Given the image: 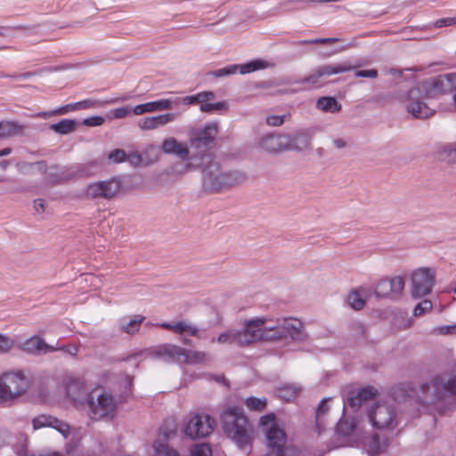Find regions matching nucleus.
<instances>
[{
	"instance_id": "nucleus-1",
	"label": "nucleus",
	"mask_w": 456,
	"mask_h": 456,
	"mask_svg": "<svg viewBox=\"0 0 456 456\" xmlns=\"http://www.w3.org/2000/svg\"><path fill=\"white\" fill-rule=\"evenodd\" d=\"M287 338L295 341H304L306 338L300 320L293 317L263 316L247 321L243 329H231L221 333L216 341L219 344L244 346L260 340L272 341Z\"/></svg>"
},
{
	"instance_id": "nucleus-2",
	"label": "nucleus",
	"mask_w": 456,
	"mask_h": 456,
	"mask_svg": "<svg viewBox=\"0 0 456 456\" xmlns=\"http://www.w3.org/2000/svg\"><path fill=\"white\" fill-rule=\"evenodd\" d=\"M193 166L202 169L204 189L210 192H220L246 180V175L240 171L223 172L219 164L213 161L211 153L203 154L197 163L179 164L180 168L172 173L183 174Z\"/></svg>"
},
{
	"instance_id": "nucleus-3",
	"label": "nucleus",
	"mask_w": 456,
	"mask_h": 456,
	"mask_svg": "<svg viewBox=\"0 0 456 456\" xmlns=\"http://www.w3.org/2000/svg\"><path fill=\"white\" fill-rule=\"evenodd\" d=\"M221 419L224 433L240 448L250 444L252 440L251 428L241 409L232 407L225 410L221 416Z\"/></svg>"
},
{
	"instance_id": "nucleus-4",
	"label": "nucleus",
	"mask_w": 456,
	"mask_h": 456,
	"mask_svg": "<svg viewBox=\"0 0 456 456\" xmlns=\"http://www.w3.org/2000/svg\"><path fill=\"white\" fill-rule=\"evenodd\" d=\"M435 97L436 95L431 94V88L426 87V80H424L407 91L402 102L407 112L413 118H428L434 114V110L428 105L426 101Z\"/></svg>"
},
{
	"instance_id": "nucleus-5",
	"label": "nucleus",
	"mask_w": 456,
	"mask_h": 456,
	"mask_svg": "<svg viewBox=\"0 0 456 456\" xmlns=\"http://www.w3.org/2000/svg\"><path fill=\"white\" fill-rule=\"evenodd\" d=\"M260 425L265 429L269 449L266 456H289L291 449L287 446V435L275 422L274 414L262 416Z\"/></svg>"
},
{
	"instance_id": "nucleus-6",
	"label": "nucleus",
	"mask_w": 456,
	"mask_h": 456,
	"mask_svg": "<svg viewBox=\"0 0 456 456\" xmlns=\"http://www.w3.org/2000/svg\"><path fill=\"white\" fill-rule=\"evenodd\" d=\"M150 355L167 362L200 363L207 359L202 351L185 350L172 344L160 345L150 351Z\"/></svg>"
},
{
	"instance_id": "nucleus-7",
	"label": "nucleus",
	"mask_w": 456,
	"mask_h": 456,
	"mask_svg": "<svg viewBox=\"0 0 456 456\" xmlns=\"http://www.w3.org/2000/svg\"><path fill=\"white\" fill-rule=\"evenodd\" d=\"M28 387V379L22 371L4 372L0 376V403L18 398Z\"/></svg>"
},
{
	"instance_id": "nucleus-8",
	"label": "nucleus",
	"mask_w": 456,
	"mask_h": 456,
	"mask_svg": "<svg viewBox=\"0 0 456 456\" xmlns=\"http://www.w3.org/2000/svg\"><path fill=\"white\" fill-rule=\"evenodd\" d=\"M89 416L94 420H100L106 417L113 416L117 403L111 394L92 392L87 400Z\"/></svg>"
},
{
	"instance_id": "nucleus-9",
	"label": "nucleus",
	"mask_w": 456,
	"mask_h": 456,
	"mask_svg": "<svg viewBox=\"0 0 456 456\" xmlns=\"http://www.w3.org/2000/svg\"><path fill=\"white\" fill-rule=\"evenodd\" d=\"M421 388L424 393L433 389V401L456 395V370L435 376L430 384H424Z\"/></svg>"
},
{
	"instance_id": "nucleus-10",
	"label": "nucleus",
	"mask_w": 456,
	"mask_h": 456,
	"mask_svg": "<svg viewBox=\"0 0 456 456\" xmlns=\"http://www.w3.org/2000/svg\"><path fill=\"white\" fill-rule=\"evenodd\" d=\"M371 425L378 429H394L398 424L395 409L386 403H379L368 411Z\"/></svg>"
},
{
	"instance_id": "nucleus-11",
	"label": "nucleus",
	"mask_w": 456,
	"mask_h": 456,
	"mask_svg": "<svg viewBox=\"0 0 456 456\" xmlns=\"http://www.w3.org/2000/svg\"><path fill=\"white\" fill-rule=\"evenodd\" d=\"M218 133V126L215 122L208 123L201 131L190 140L191 148L199 150V153L191 156V163L200 161L203 154L209 153L208 151L215 146L216 137Z\"/></svg>"
},
{
	"instance_id": "nucleus-12",
	"label": "nucleus",
	"mask_w": 456,
	"mask_h": 456,
	"mask_svg": "<svg viewBox=\"0 0 456 456\" xmlns=\"http://www.w3.org/2000/svg\"><path fill=\"white\" fill-rule=\"evenodd\" d=\"M121 189V182L117 178L90 183L84 191V196L87 200H110L114 198Z\"/></svg>"
},
{
	"instance_id": "nucleus-13",
	"label": "nucleus",
	"mask_w": 456,
	"mask_h": 456,
	"mask_svg": "<svg viewBox=\"0 0 456 456\" xmlns=\"http://www.w3.org/2000/svg\"><path fill=\"white\" fill-rule=\"evenodd\" d=\"M353 69H354V67L346 62L322 65L314 69L313 72L308 77L302 79L300 83L302 85H308V88L319 87L323 84L326 77Z\"/></svg>"
},
{
	"instance_id": "nucleus-14",
	"label": "nucleus",
	"mask_w": 456,
	"mask_h": 456,
	"mask_svg": "<svg viewBox=\"0 0 456 456\" xmlns=\"http://www.w3.org/2000/svg\"><path fill=\"white\" fill-rule=\"evenodd\" d=\"M435 282V273L428 267H420L411 273V296L422 297L431 293Z\"/></svg>"
},
{
	"instance_id": "nucleus-15",
	"label": "nucleus",
	"mask_w": 456,
	"mask_h": 456,
	"mask_svg": "<svg viewBox=\"0 0 456 456\" xmlns=\"http://www.w3.org/2000/svg\"><path fill=\"white\" fill-rule=\"evenodd\" d=\"M215 420L208 414H195L190 418L184 433L191 439L208 436L214 429Z\"/></svg>"
},
{
	"instance_id": "nucleus-16",
	"label": "nucleus",
	"mask_w": 456,
	"mask_h": 456,
	"mask_svg": "<svg viewBox=\"0 0 456 456\" xmlns=\"http://www.w3.org/2000/svg\"><path fill=\"white\" fill-rule=\"evenodd\" d=\"M266 68V63L261 60H254L244 64H232L213 70L210 74L216 77H224L237 72L248 74L258 69Z\"/></svg>"
},
{
	"instance_id": "nucleus-17",
	"label": "nucleus",
	"mask_w": 456,
	"mask_h": 456,
	"mask_svg": "<svg viewBox=\"0 0 456 456\" xmlns=\"http://www.w3.org/2000/svg\"><path fill=\"white\" fill-rule=\"evenodd\" d=\"M431 88V94L436 96L456 90V73L440 75L426 80V87Z\"/></svg>"
},
{
	"instance_id": "nucleus-18",
	"label": "nucleus",
	"mask_w": 456,
	"mask_h": 456,
	"mask_svg": "<svg viewBox=\"0 0 456 456\" xmlns=\"http://www.w3.org/2000/svg\"><path fill=\"white\" fill-rule=\"evenodd\" d=\"M178 115L175 112H166L157 116L144 117L137 121V126L142 131L159 129L174 122L178 118Z\"/></svg>"
},
{
	"instance_id": "nucleus-19",
	"label": "nucleus",
	"mask_w": 456,
	"mask_h": 456,
	"mask_svg": "<svg viewBox=\"0 0 456 456\" xmlns=\"http://www.w3.org/2000/svg\"><path fill=\"white\" fill-rule=\"evenodd\" d=\"M33 429H40L43 428H52L61 433L64 437H67L69 433V426L66 422L58 419L57 418L42 414L32 419Z\"/></svg>"
},
{
	"instance_id": "nucleus-20",
	"label": "nucleus",
	"mask_w": 456,
	"mask_h": 456,
	"mask_svg": "<svg viewBox=\"0 0 456 456\" xmlns=\"http://www.w3.org/2000/svg\"><path fill=\"white\" fill-rule=\"evenodd\" d=\"M20 348L22 351L32 354L55 352L58 349L53 346L46 344L45 341L38 336H32L31 338H28L20 346Z\"/></svg>"
},
{
	"instance_id": "nucleus-21",
	"label": "nucleus",
	"mask_w": 456,
	"mask_h": 456,
	"mask_svg": "<svg viewBox=\"0 0 456 456\" xmlns=\"http://www.w3.org/2000/svg\"><path fill=\"white\" fill-rule=\"evenodd\" d=\"M161 150L166 154H173L183 160L190 158V150L183 142L175 137H169L162 142Z\"/></svg>"
},
{
	"instance_id": "nucleus-22",
	"label": "nucleus",
	"mask_w": 456,
	"mask_h": 456,
	"mask_svg": "<svg viewBox=\"0 0 456 456\" xmlns=\"http://www.w3.org/2000/svg\"><path fill=\"white\" fill-rule=\"evenodd\" d=\"M287 141L283 134H268L263 135L259 141V146L265 151L279 153L285 151L284 142Z\"/></svg>"
},
{
	"instance_id": "nucleus-23",
	"label": "nucleus",
	"mask_w": 456,
	"mask_h": 456,
	"mask_svg": "<svg viewBox=\"0 0 456 456\" xmlns=\"http://www.w3.org/2000/svg\"><path fill=\"white\" fill-rule=\"evenodd\" d=\"M287 139L284 142L285 151H302L309 146V138L304 132L283 134Z\"/></svg>"
},
{
	"instance_id": "nucleus-24",
	"label": "nucleus",
	"mask_w": 456,
	"mask_h": 456,
	"mask_svg": "<svg viewBox=\"0 0 456 456\" xmlns=\"http://www.w3.org/2000/svg\"><path fill=\"white\" fill-rule=\"evenodd\" d=\"M377 395V390L372 387H367L360 389L356 395H352L346 398L347 404L354 410H357L369 400Z\"/></svg>"
},
{
	"instance_id": "nucleus-25",
	"label": "nucleus",
	"mask_w": 456,
	"mask_h": 456,
	"mask_svg": "<svg viewBox=\"0 0 456 456\" xmlns=\"http://www.w3.org/2000/svg\"><path fill=\"white\" fill-rule=\"evenodd\" d=\"M66 394L73 403L81 402L86 395L85 384L77 379H70L66 384Z\"/></svg>"
},
{
	"instance_id": "nucleus-26",
	"label": "nucleus",
	"mask_w": 456,
	"mask_h": 456,
	"mask_svg": "<svg viewBox=\"0 0 456 456\" xmlns=\"http://www.w3.org/2000/svg\"><path fill=\"white\" fill-rule=\"evenodd\" d=\"M159 326L180 335L188 334L191 336H197L198 334V328L184 321L172 323L163 322L159 324Z\"/></svg>"
},
{
	"instance_id": "nucleus-27",
	"label": "nucleus",
	"mask_w": 456,
	"mask_h": 456,
	"mask_svg": "<svg viewBox=\"0 0 456 456\" xmlns=\"http://www.w3.org/2000/svg\"><path fill=\"white\" fill-rule=\"evenodd\" d=\"M144 319V316L140 314L122 318L118 322V328L122 332L134 335L139 330Z\"/></svg>"
},
{
	"instance_id": "nucleus-28",
	"label": "nucleus",
	"mask_w": 456,
	"mask_h": 456,
	"mask_svg": "<svg viewBox=\"0 0 456 456\" xmlns=\"http://www.w3.org/2000/svg\"><path fill=\"white\" fill-rule=\"evenodd\" d=\"M150 102L152 112L171 110L179 105V97L163 98Z\"/></svg>"
},
{
	"instance_id": "nucleus-29",
	"label": "nucleus",
	"mask_w": 456,
	"mask_h": 456,
	"mask_svg": "<svg viewBox=\"0 0 456 456\" xmlns=\"http://www.w3.org/2000/svg\"><path fill=\"white\" fill-rule=\"evenodd\" d=\"M22 126L13 121H0V139H6L20 134Z\"/></svg>"
},
{
	"instance_id": "nucleus-30",
	"label": "nucleus",
	"mask_w": 456,
	"mask_h": 456,
	"mask_svg": "<svg viewBox=\"0 0 456 456\" xmlns=\"http://www.w3.org/2000/svg\"><path fill=\"white\" fill-rule=\"evenodd\" d=\"M302 387L297 384H285L279 387L276 391L277 395L285 400L290 401L297 396L298 393H300Z\"/></svg>"
},
{
	"instance_id": "nucleus-31",
	"label": "nucleus",
	"mask_w": 456,
	"mask_h": 456,
	"mask_svg": "<svg viewBox=\"0 0 456 456\" xmlns=\"http://www.w3.org/2000/svg\"><path fill=\"white\" fill-rule=\"evenodd\" d=\"M176 422L174 419H167L159 428V437L160 441L166 443L167 440L171 438L176 433Z\"/></svg>"
},
{
	"instance_id": "nucleus-32",
	"label": "nucleus",
	"mask_w": 456,
	"mask_h": 456,
	"mask_svg": "<svg viewBox=\"0 0 456 456\" xmlns=\"http://www.w3.org/2000/svg\"><path fill=\"white\" fill-rule=\"evenodd\" d=\"M318 109L336 113L340 110L341 105L334 97H322L317 101Z\"/></svg>"
},
{
	"instance_id": "nucleus-33",
	"label": "nucleus",
	"mask_w": 456,
	"mask_h": 456,
	"mask_svg": "<svg viewBox=\"0 0 456 456\" xmlns=\"http://www.w3.org/2000/svg\"><path fill=\"white\" fill-rule=\"evenodd\" d=\"M50 128L58 134H67L75 130L76 122L73 119H62L55 124L51 125Z\"/></svg>"
},
{
	"instance_id": "nucleus-34",
	"label": "nucleus",
	"mask_w": 456,
	"mask_h": 456,
	"mask_svg": "<svg viewBox=\"0 0 456 456\" xmlns=\"http://www.w3.org/2000/svg\"><path fill=\"white\" fill-rule=\"evenodd\" d=\"M347 302L352 308L361 310L365 305L362 290L356 289L352 291L347 297Z\"/></svg>"
},
{
	"instance_id": "nucleus-35",
	"label": "nucleus",
	"mask_w": 456,
	"mask_h": 456,
	"mask_svg": "<svg viewBox=\"0 0 456 456\" xmlns=\"http://www.w3.org/2000/svg\"><path fill=\"white\" fill-rule=\"evenodd\" d=\"M154 456H180L176 451L170 448L167 443L160 441L157 438L154 443Z\"/></svg>"
},
{
	"instance_id": "nucleus-36",
	"label": "nucleus",
	"mask_w": 456,
	"mask_h": 456,
	"mask_svg": "<svg viewBox=\"0 0 456 456\" xmlns=\"http://www.w3.org/2000/svg\"><path fill=\"white\" fill-rule=\"evenodd\" d=\"M244 403L250 411H261L265 409L267 405V400L265 397L259 398L249 396L245 399Z\"/></svg>"
},
{
	"instance_id": "nucleus-37",
	"label": "nucleus",
	"mask_w": 456,
	"mask_h": 456,
	"mask_svg": "<svg viewBox=\"0 0 456 456\" xmlns=\"http://www.w3.org/2000/svg\"><path fill=\"white\" fill-rule=\"evenodd\" d=\"M356 428L355 419H340L337 424V432L342 436H349Z\"/></svg>"
},
{
	"instance_id": "nucleus-38",
	"label": "nucleus",
	"mask_w": 456,
	"mask_h": 456,
	"mask_svg": "<svg viewBox=\"0 0 456 456\" xmlns=\"http://www.w3.org/2000/svg\"><path fill=\"white\" fill-rule=\"evenodd\" d=\"M375 293L378 297H393L388 279L381 280L376 286Z\"/></svg>"
},
{
	"instance_id": "nucleus-39",
	"label": "nucleus",
	"mask_w": 456,
	"mask_h": 456,
	"mask_svg": "<svg viewBox=\"0 0 456 456\" xmlns=\"http://www.w3.org/2000/svg\"><path fill=\"white\" fill-rule=\"evenodd\" d=\"M327 402H328V398L322 399L316 410V427L318 428L319 433L323 428L322 418L329 411V406L327 405Z\"/></svg>"
},
{
	"instance_id": "nucleus-40",
	"label": "nucleus",
	"mask_w": 456,
	"mask_h": 456,
	"mask_svg": "<svg viewBox=\"0 0 456 456\" xmlns=\"http://www.w3.org/2000/svg\"><path fill=\"white\" fill-rule=\"evenodd\" d=\"M389 280L393 296H398L404 289V279L402 276H395Z\"/></svg>"
},
{
	"instance_id": "nucleus-41",
	"label": "nucleus",
	"mask_w": 456,
	"mask_h": 456,
	"mask_svg": "<svg viewBox=\"0 0 456 456\" xmlns=\"http://www.w3.org/2000/svg\"><path fill=\"white\" fill-rule=\"evenodd\" d=\"M433 304L430 300L425 299L419 302L413 310V315L415 317L422 316L423 314L432 310Z\"/></svg>"
},
{
	"instance_id": "nucleus-42",
	"label": "nucleus",
	"mask_w": 456,
	"mask_h": 456,
	"mask_svg": "<svg viewBox=\"0 0 456 456\" xmlns=\"http://www.w3.org/2000/svg\"><path fill=\"white\" fill-rule=\"evenodd\" d=\"M191 456H212L211 448L206 444H197L192 448Z\"/></svg>"
},
{
	"instance_id": "nucleus-43",
	"label": "nucleus",
	"mask_w": 456,
	"mask_h": 456,
	"mask_svg": "<svg viewBox=\"0 0 456 456\" xmlns=\"http://www.w3.org/2000/svg\"><path fill=\"white\" fill-rule=\"evenodd\" d=\"M431 333L442 336L456 334V324L435 327Z\"/></svg>"
},
{
	"instance_id": "nucleus-44",
	"label": "nucleus",
	"mask_w": 456,
	"mask_h": 456,
	"mask_svg": "<svg viewBox=\"0 0 456 456\" xmlns=\"http://www.w3.org/2000/svg\"><path fill=\"white\" fill-rule=\"evenodd\" d=\"M108 159L112 163H121L126 159V154L124 150L116 149L109 154Z\"/></svg>"
},
{
	"instance_id": "nucleus-45",
	"label": "nucleus",
	"mask_w": 456,
	"mask_h": 456,
	"mask_svg": "<svg viewBox=\"0 0 456 456\" xmlns=\"http://www.w3.org/2000/svg\"><path fill=\"white\" fill-rule=\"evenodd\" d=\"M77 110H86V109H94L102 106V102L97 100L86 99L84 101H80L76 102Z\"/></svg>"
},
{
	"instance_id": "nucleus-46",
	"label": "nucleus",
	"mask_w": 456,
	"mask_h": 456,
	"mask_svg": "<svg viewBox=\"0 0 456 456\" xmlns=\"http://www.w3.org/2000/svg\"><path fill=\"white\" fill-rule=\"evenodd\" d=\"M14 346L13 340L3 334H0V353H7L10 351Z\"/></svg>"
},
{
	"instance_id": "nucleus-47",
	"label": "nucleus",
	"mask_w": 456,
	"mask_h": 456,
	"mask_svg": "<svg viewBox=\"0 0 456 456\" xmlns=\"http://www.w3.org/2000/svg\"><path fill=\"white\" fill-rule=\"evenodd\" d=\"M131 111L136 116H141L145 113H152L151 102H148L145 103L138 104V105L134 106V108H131Z\"/></svg>"
},
{
	"instance_id": "nucleus-48",
	"label": "nucleus",
	"mask_w": 456,
	"mask_h": 456,
	"mask_svg": "<svg viewBox=\"0 0 456 456\" xmlns=\"http://www.w3.org/2000/svg\"><path fill=\"white\" fill-rule=\"evenodd\" d=\"M368 451L371 455L378 454L381 451L379 439L378 436H373L368 444Z\"/></svg>"
},
{
	"instance_id": "nucleus-49",
	"label": "nucleus",
	"mask_w": 456,
	"mask_h": 456,
	"mask_svg": "<svg viewBox=\"0 0 456 456\" xmlns=\"http://www.w3.org/2000/svg\"><path fill=\"white\" fill-rule=\"evenodd\" d=\"M73 168H74V167H70V168H69V169L71 170V173H70V174H69V175H64V173H62V172H61V173H55L54 175H59V177H58V178H56V179H55V178L51 177V176L53 175V173H51V174L49 175V178H48V180H49L50 182H52V183H60V182H62V181H67V180H69V179L72 178V176H73V175H76V173L77 172V170H73Z\"/></svg>"
},
{
	"instance_id": "nucleus-50",
	"label": "nucleus",
	"mask_w": 456,
	"mask_h": 456,
	"mask_svg": "<svg viewBox=\"0 0 456 456\" xmlns=\"http://www.w3.org/2000/svg\"><path fill=\"white\" fill-rule=\"evenodd\" d=\"M104 123V118L101 116H93L83 120V124L86 126H99Z\"/></svg>"
},
{
	"instance_id": "nucleus-51",
	"label": "nucleus",
	"mask_w": 456,
	"mask_h": 456,
	"mask_svg": "<svg viewBox=\"0 0 456 456\" xmlns=\"http://www.w3.org/2000/svg\"><path fill=\"white\" fill-rule=\"evenodd\" d=\"M285 118V115H272L266 118V123L272 126H279L284 123Z\"/></svg>"
},
{
	"instance_id": "nucleus-52",
	"label": "nucleus",
	"mask_w": 456,
	"mask_h": 456,
	"mask_svg": "<svg viewBox=\"0 0 456 456\" xmlns=\"http://www.w3.org/2000/svg\"><path fill=\"white\" fill-rule=\"evenodd\" d=\"M456 24L455 17L442 18L435 21L434 26L436 28L449 27Z\"/></svg>"
},
{
	"instance_id": "nucleus-53",
	"label": "nucleus",
	"mask_w": 456,
	"mask_h": 456,
	"mask_svg": "<svg viewBox=\"0 0 456 456\" xmlns=\"http://www.w3.org/2000/svg\"><path fill=\"white\" fill-rule=\"evenodd\" d=\"M130 112H132L131 108L128 106L117 108L111 110L112 117L115 118H124L128 116Z\"/></svg>"
},
{
	"instance_id": "nucleus-54",
	"label": "nucleus",
	"mask_w": 456,
	"mask_h": 456,
	"mask_svg": "<svg viewBox=\"0 0 456 456\" xmlns=\"http://www.w3.org/2000/svg\"><path fill=\"white\" fill-rule=\"evenodd\" d=\"M224 104L223 102H216V103L206 102V103L200 104V110L202 112H211L214 110H219L224 107Z\"/></svg>"
},
{
	"instance_id": "nucleus-55",
	"label": "nucleus",
	"mask_w": 456,
	"mask_h": 456,
	"mask_svg": "<svg viewBox=\"0 0 456 456\" xmlns=\"http://www.w3.org/2000/svg\"><path fill=\"white\" fill-rule=\"evenodd\" d=\"M339 40H340L339 38H336V37H322V38H315V39H311V40H305L302 43L307 44V45L328 44V43L338 42Z\"/></svg>"
},
{
	"instance_id": "nucleus-56",
	"label": "nucleus",
	"mask_w": 456,
	"mask_h": 456,
	"mask_svg": "<svg viewBox=\"0 0 456 456\" xmlns=\"http://www.w3.org/2000/svg\"><path fill=\"white\" fill-rule=\"evenodd\" d=\"M197 98V103H206L208 101L212 100L215 97L212 92H201L195 94Z\"/></svg>"
},
{
	"instance_id": "nucleus-57",
	"label": "nucleus",
	"mask_w": 456,
	"mask_h": 456,
	"mask_svg": "<svg viewBox=\"0 0 456 456\" xmlns=\"http://www.w3.org/2000/svg\"><path fill=\"white\" fill-rule=\"evenodd\" d=\"M355 77L375 78L378 77L377 69L356 70Z\"/></svg>"
},
{
	"instance_id": "nucleus-58",
	"label": "nucleus",
	"mask_w": 456,
	"mask_h": 456,
	"mask_svg": "<svg viewBox=\"0 0 456 456\" xmlns=\"http://www.w3.org/2000/svg\"><path fill=\"white\" fill-rule=\"evenodd\" d=\"M74 110H77L76 102L69 103V104L64 105L62 107H60L59 109L55 110L53 111V113L57 114V115H61V114H66L69 111H74Z\"/></svg>"
},
{
	"instance_id": "nucleus-59",
	"label": "nucleus",
	"mask_w": 456,
	"mask_h": 456,
	"mask_svg": "<svg viewBox=\"0 0 456 456\" xmlns=\"http://www.w3.org/2000/svg\"><path fill=\"white\" fill-rule=\"evenodd\" d=\"M57 348H58L57 351L61 350V351L65 352L66 354L72 355V356H75L77 354V346L75 345H69L67 346H61V347H57Z\"/></svg>"
},
{
	"instance_id": "nucleus-60",
	"label": "nucleus",
	"mask_w": 456,
	"mask_h": 456,
	"mask_svg": "<svg viewBox=\"0 0 456 456\" xmlns=\"http://www.w3.org/2000/svg\"><path fill=\"white\" fill-rule=\"evenodd\" d=\"M96 165H98V163L96 161H93V162L87 163L86 165H83L78 172L81 174V175H90L93 173H91L89 171V168L92 167H94Z\"/></svg>"
},
{
	"instance_id": "nucleus-61",
	"label": "nucleus",
	"mask_w": 456,
	"mask_h": 456,
	"mask_svg": "<svg viewBox=\"0 0 456 456\" xmlns=\"http://www.w3.org/2000/svg\"><path fill=\"white\" fill-rule=\"evenodd\" d=\"M183 103L184 105H191L197 103V98L194 95L185 96L183 98H179V104Z\"/></svg>"
},
{
	"instance_id": "nucleus-62",
	"label": "nucleus",
	"mask_w": 456,
	"mask_h": 456,
	"mask_svg": "<svg viewBox=\"0 0 456 456\" xmlns=\"http://www.w3.org/2000/svg\"><path fill=\"white\" fill-rule=\"evenodd\" d=\"M34 75L32 72H25L20 74H13L12 78L18 80H24L31 77Z\"/></svg>"
},
{
	"instance_id": "nucleus-63",
	"label": "nucleus",
	"mask_w": 456,
	"mask_h": 456,
	"mask_svg": "<svg viewBox=\"0 0 456 456\" xmlns=\"http://www.w3.org/2000/svg\"><path fill=\"white\" fill-rule=\"evenodd\" d=\"M34 207L37 212H43L45 210V201L41 199L36 200Z\"/></svg>"
},
{
	"instance_id": "nucleus-64",
	"label": "nucleus",
	"mask_w": 456,
	"mask_h": 456,
	"mask_svg": "<svg viewBox=\"0 0 456 456\" xmlns=\"http://www.w3.org/2000/svg\"><path fill=\"white\" fill-rule=\"evenodd\" d=\"M30 167H33L34 166H36L37 167V169L44 173L46 171V164L45 161H39V162H36V163H33V164H29L28 165Z\"/></svg>"
}]
</instances>
